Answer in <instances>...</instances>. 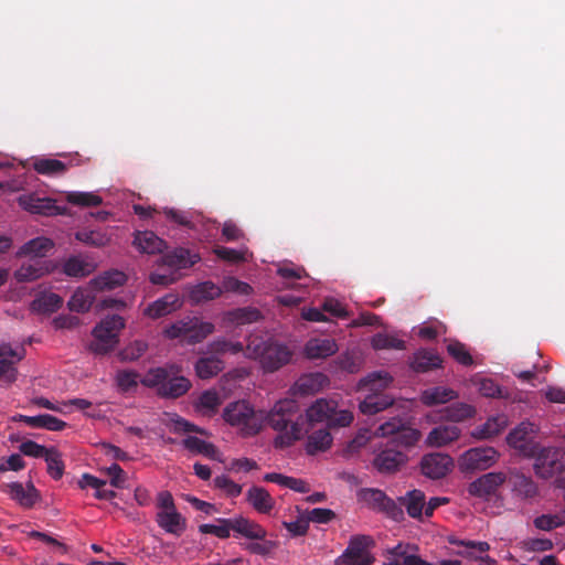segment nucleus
Instances as JSON below:
<instances>
[{
	"instance_id": "obj_52",
	"label": "nucleus",
	"mask_w": 565,
	"mask_h": 565,
	"mask_svg": "<svg viewBox=\"0 0 565 565\" xmlns=\"http://www.w3.org/2000/svg\"><path fill=\"white\" fill-rule=\"evenodd\" d=\"M66 200L78 206H98L103 203V199L92 192H70Z\"/></svg>"
},
{
	"instance_id": "obj_1",
	"label": "nucleus",
	"mask_w": 565,
	"mask_h": 565,
	"mask_svg": "<svg viewBox=\"0 0 565 565\" xmlns=\"http://www.w3.org/2000/svg\"><path fill=\"white\" fill-rule=\"evenodd\" d=\"M298 405L294 399H282L265 414V422L279 434L274 439L275 448L284 449L299 440L303 435V423L299 422Z\"/></svg>"
},
{
	"instance_id": "obj_32",
	"label": "nucleus",
	"mask_w": 565,
	"mask_h": 565,
	"mask_svg": "<svg viewBox=\"0 0 565 565\" xmlns=\"http://www.w3.org/2000/svg\"><path fill=\"white\" fill-rule=\"evenodd\" d=\"M449 543L465 547L463 551L459 552L463 557L483 562L489 561V556H482V554L490 550V545L487 542L450 539Z\"/></svg>"
},
{
	"instance_id": "obj_51",
	"label": "nucleus",
	"mask_w": 565,
	"mask_h": 565,
	"mask_svg": "<svg viewBox=\"0 0 565 565\" xmlns=\"http://www.w3.org/2000/svg\"><path fill=\"white\" fill-rule=\"evenodd\" d=\"M372 347L375 350L395 349L404 350L405 341L386 333H377L372 338Z\"/></svg>"
},
{
	"instance_id": "obj_47",
	"label": "nucleus",
	"mask_w": 565,
	"mask_h": 565,
	"mask_svg": "<svg viewBox=\"0 0 565 565\" xmlns=\"http://www.w3.org/2000/svg\"><path fill=\"white\" fill-rule=\"evenodd\" d=\"M386 495L383 490L375 488H363L358 492L359 500L376 512L382 507Z\"/></svg>"
},
{
	"instance_id": "obj_21",
	"label": "nucleus",
	"mask_w": 565,
	"mask_h": 565,
	"mask_svg": "<svg viewBox=\"0 0 565 565\" xmlns=\"http://www.w3.org/2000/svg\"><path fill=\"white\" fill-rule=\"evenodd\" d=\"M181 305L182 301L178 294H167L151 302L145 309V315L151 319H159L177 311Z\"/></svg>"
},
{
	"instance_id": "obj_5",
	"label": "nucleus",
	"mask_w": 565,
	"mask_h": 565,
	"mask_svg": "<svg viewBox=\"0 0 565 565\" xmlns=\"http://www.w3.org/2000/svg\"><path fill=\"white\" fill-rule=\"evenodd\" d=\"M307 420L313 425L326 423L328 428L347 427L353 422V414L348 409H338L333 399L319 398L307 409Z\"/></svg>"
},
{
	"instance_id": "obj_43",
	"label": "nucleus",
	"mask_w": 565,
	"mask_h": 565,
	"mask_svg": "<svg viewBox=\"0 0 565 565\" xmlns=\"http://www.w3.org/2000/svg\"><path fill=\"white\" fill-rule=\"evenodd\" d=\"M95 269L94 265L77 256L70 257L63 266V271L70 277H86Z\"/></svg>"
},
{
	"instance_id": "obj_45",
	"label": "nucleus",
	"mask_w": 565,
	"mask_h": 565,
	"mask_svg": "<svg viewBox=\"0 0 565 565\" xmlns=\"http://www.w3.org/2000/svg\"><path fill=\"white\" fill-rule=\"evenodd\" d=\"M511 483L513 491L523 498L530 499L537 494V487L534 481L522 473L512 475Z\"/></svg>"
},
{
	"instance_id": "obj_14",
	"label": "nucleus",
	"mask_w": 565,
	"mask_h": 565,
	"mask_svg": "<svg viewBox=\"0 0 565 565\" xmlns=\"http://www.w3.org/2000/svg\"><path fill=\"white\" fill-rule=\"evenodd\" d=\"M454 467V460L450 456L440 452L427 454L422 458V473L433 480H438L447 476Z\"/></svg>"
},
{
	"instance_id": "obj_7",
	"label": "nucleus",
	"mask_w": 565,
	"mask_h": 565,
	"mask_svg": "<svg viewBox=\"0 0 565 565\" xmlns=\"http://www.w3.org/2000/svg\"><path fill=\"white\" fill-rule=\"evenodd\" d=\"M124 327L125 321L118 315L103 319L93 330L94 340L89 343V350L100 355L113 351L118 343L119 331Z\"/></svg>"
},
{
	"instance_id": "obj_61",
	"label": "nucleus",
	"mask_w": 565,
	"mask_h": 565,
	"mask_svg": "<svg viewBox=\"0 0 565 565\" xmlns=\"http://www.w3.org/2000/svg\"><path fill=\"white\" fill-rule=\"evenodd\" d=\"M19 450L21 454L28 457L45 458L50 451V448H46L45 446L40 445L33 440H25L19 446Z\"/></svg>"
},
{
	"instance_id": "obj_3",
	"label": "nucleus",
	"mask_w": 565,
	"mask_h": 565,
	"mask_svg": "<svg viewBox=\"0 0 565 565\" xmlns=\"http://www.w3.org/2000/svg\"><path fill=\"white\" fill-rule=\"evenodd\" d=\"M223 418L231 426L237 427L243 437H252L262 430L265 423V413L255 411L245 401H238L228 404L224 408Z\"/></svg>"
},
{
	"instance_id": "obj_20",
	"label": "nucleus",
	"mask_w": 565,
	"mask_h": 565,
	"mask_svg": "<svg viewBox=\"0 0 565 565\" xmlns=\"http://www.w3.org/2000/svg\"><path fill=\"white\" fill-rule=\"evenodd\" d=\"M443 359L430 349H419L409 359L411 369L416 373H426L441 367Z\"/></svg>"
},
{
	"instance_id": "obj_49",
	"label": "nucleus",
	"mask_w": 565,
	"mask_h": 565,
	"mask_svg": "<svg viewBox=\"0 0 565 565\" xmlns=\"http://www.w3.org/2000/svg\"><path fill=\"white\" fill-rule=\"evenodd\" d=\"M392 381L386 372H373L360 381V386L376 392L387 387Z\"/></svg>"
},
{
	"instance_id": "obj_25",
	"label": "nucleus",
	"mask_w": 565,
	"mask_h": 565,
	"mask_svg": "<svg viewBox=\"0 0 565 565\" xmlns=\"http://www.w3.org/2000/svg\"><path fill=\"white\" fill-rule=\"evenodd\" d=\"M134 245L139 252L149 255L162 253L167 248V243L152 231L137 232Z\"/></svg>"
},
{
	"instance_id": "obj_16",
	"label": "nucleus",
	"mask_w": 565,
	"mask_h": 565,
	"mask_svg": "<svg viewBox=\"0 0 565 565\" xmlns=\"http://www.w3.org/2000/svg\"><path fill=\"white\" fill-rule=\"evenodd\" d=\"M19 205L33 214L45 216L62 214L60 206L55 201L47 196H39L36 194H26L19 198Z\"/></svg>"
},
{
	"instance_id": "obj_40",
	"label": "nucleus",
	"mask_w": 565,
	"mask_h": 565,
	"mask_svg": "<svg viewBox=\"0 0 565 565\" xmlns=\"http://www.w3.org/2000/svg\"><path fill=\"white\" fill-rule=\"evenodd\" d=\"M126 275L119 270H109L99 275L90 281V285L97 290L114 289L126 282Z\"/></svg>"
},
{
	"instance_id": "obj_41",
	"label": "nucleus",
	"mask_w": 565,
	"mask_h": 565,
	"mask_svg": "<svg viewBox=\"0 0 565 565\" xmlns=\"http://www.w3.org/2000/svg\"><path fill=\"white\" fill-rule=\"evenodd\" d=\"M94 299L95 296L89 288H77L68 300L67 306L71 311L86 312L90 309Z\"/></svg>"
},
{
	"instance_id": "obj_63",
	"label": "nucleus",
	"mask_w": 565,
	"mask_h": 565,
	"mask_svg": "<svg viewBox=\"0 0 565 565\" xmlns=\"http://www.w3.org/2000/svg\"><path fill=\"white\" fill-rule=\"evenodd\" d=\"M171 422L173 423L174 433H196L204 436L207 435L204 428H201L175 414L171 418Z\"/></svg>"
},
{
	"instance_id": "obj_30",
	"label": "nucleus",
	"mask_w": 565,
	"mask_h": 565,
	"mask_svg": "<svg viewBox=\"0 0 565 565\" xmlns=\"http://www.w3.org/2000/svg\"><path fill=\"white\" fill-rule=\"evenodd\" d=\"M460 429L455 425H440L428 434L426 443L431 447H443L458 439Z\"/></svg>"
},
{
	"instance_id": "obj_37",
	"label": "nucleus",
	"mask_w": 565,
	"mask_h": 565,
	"mask_svg": "<svg viewBox=\"0 0 565 565\" xmlns=\"http://www.w3.org/2000/svg\"><path fill=\"white\" fill-rule=\"evenodd\" d=\"M195 373L202 380H207L216 376L223 371L224 364L221 359L214 356L200 358L195 363Z\"/></svg>"
},
{
	"instance_id": "obj_35",
	"label": "nucleus",
	"mask_w": 565,
	"mask_h": 565,
	"mask_svg": "<svg viewBox=\"0 0 565 565\" xmlns=\"http://www.w3.org/2000/svg\"><path fill=\"white\" fill-rule=\"evenodd\" d=\"M332 436L329 428L312 431L307 439L306 451L308 455H316L328 450L332 445Z\"/></svg>"
},
{
	"instance_id": "obj_62",
	"label": "nucleus",
	"mask_w": 565,
	"mask_h": 565,
	"mask_svg": "<svg viewBox=\"0 0 565 565\" xmlns=\"http://www.w3.org/2000/svg\"><path fill=\"white\" fill-rule=\"evenodd\" d=\"M214 254L218 258L226 260L228 263H233V264H237V263H242V262L246 260L245 253L243 250H237V249L228 248L225 246H216L214 248Z\"/></svg>"
},
{
	"instance_id": "obj_31",
	"label": "nucleus",
	"mask_w": 565,
	"mask_h": 565,
	"mask_svg": "<svg viewBox=\"0 0 565 565\" xmlns=\"http://www.w3.org/2000/svg\"><path fill=\"white\" fill-rule=\"evenodd\" d=\"M458 394L456 391L444 386H434L426 388L420 394V402L426 406H435L445 404L456 399Z\"/></svg>"
},
{
	"instance_id": "obj_23",
	"label": "nucleus",
	"mask_w": 565,
	"mask_h": 565,
	"mask_svg": "<svg viewBox=\"0 0 565 565\" xmlns=\"http://www.w3.org/2000/svg\"><path fill=\"white\" fill-rule=\"evenodd\" d=\"M157 524L167 533L180 536L186 529V520L177 510L159 511L156 514Z\"/></svg>"
},
{
	"instance_id": "obj_38",
	"label": "nucleus",
	"mask_w": 565,
	"mask_h": 565,
	"mask_svg": "<svg viewBox=\"0 0 565 565\" xmlns=\"http://www.w3.org/2000/svg\"><path fill=\"white\" fill-rule=\"evenodd\" d=\"M393 405V399L384 394H370L359 405L361 413L365 415H374Z\"/></svg>"
},
{
	"instance_id": "obj_22",
	"label": "nucleus",
	"mask_w": 565,
	"mask_h": 565,
	"mask_svg": "<svg viewBox=\"0 0 565 565\" xmlns=\"http://www.w3.org/2000/svg\"><path fill=\"white\" fill-rule=\"evenodd\" d=\"M51 266L47 262L42 259H32L29 263H23L14 271V278L18 282H30L49 274Z\"/></svg>"
},
{
	"instance_id": "obj_39",
	"label": "nucleus",
	"mask_w": 565,
	"mask_h": 565,
	"mask_svg": "<svg viewBox=\"0 0 565 565\" xmlns=\"http://www.w3.org/2000/svg\"><path fill=\"white\" fill-rule=\"evenodd\" d=\"M63 305L61 296L54 292L42 294L31 302V310L39 313H53Z\"/></svg>"
},
{
	"instance_id": "obj_60",
	"label": "nucleus",
	"mask_w": 565,
	"mask_h": 565,
	"mask_svg": "<svg viewBox=\"0 0 565 565\" xmlns=\"http://www.w3.org/2000/svg\"><path fill=\"white\" fill-rule=\"evenodd\" d=\"M447 351L458 363L469 366L473 363L471 354L467 351L465 344L454 341L447 345Z\"/></svg>"
},
{
	"instance_id": "obj_19",
	"label": "nucleus",
	"mask_w": 565,
	"mask_h": 565,
	"mask_svg": "<svg viewBox=\"0 0 565 565\" xmlns=\"http://www.w3.org/2000/svg\"><path fill=\"white\" fill-rule=\"evenodd\" d=\"M402 508H405L409 518L422 521L425 516L426 495L419 489L407 491L404 495L398 497Z\"/></svg>"
},
{
	"instance_id": "obj_17",
	"label": "nucleus",
	"mask_w": 565,
	"mask_h": 565,
	"mask_svg": "<svg viewBox=\"0 0 565 565\" xmlns=\"http://www.w3.org/2000/svg\"><path fill=\"white\" fill-rule=\"evenodd\" d=\"M505 479L503 472H488L468 486V493L477 498H488L497 492Z\"/></svg>"
},
{
	"instance_id": "obj_26",
	"label": "nucleus",
	"mask_w": 565,
	"mask_h": 565,
	"mask_svg": "<svg viewBox=\"0 0 565 565\" xmlns=\"http://www.w3.org/2000/svg\"><path fill=\"white\" fill-rule=\"evenodd\" d=\"M246 501L262 514H269L275 507V500L270 493L258 486H253L246 491Z\"/></svg>"
},
{
	"instance_id": "obj_9",
	"label": "nucleus",
	"mask_w": 565,
	"mask_h": 565,
	"mask_svg": "<svg viewBox=\"0 0 565 565\" xmlns=\"http://www.w3.org/2000/svg\"><path fill=\"white\" fill-rule=\"evenodd\" d=\"M375 541L369 535H354L344 552L334 561V565H372L375 557L370 550Z\"/></svg>"
},
{
	"instance_id": "obj_13",
	"label": "nucleus",
	"mask_w": 565,
	"mask_h": 565,
	"mask_svg": "<svg viewBox=\"0 0 565 565\" xmlns=\"http://www.w3.org/2000/svg\"><path fill=\"white\" fill-rule=\"evenodd\" d=\"M25 356V349H12L8 343L0 344V382L9 386L18 379L17 364Z\"/></svg>"
},
{
	"instance_id": "obj_4",
	"label": "nucleus",
	"mask_w": 565,
	"mask_h": 565,
	"mask_svg": "<svg viewBox=\"0 0 565 565\" xmlns=\"http://www.w3.org/2000/svg\"><path fill=\"white\" fill-rule=\"evenodd\" d=\"M248 356L258 359L265 372H275L288 364L292 352L286 345L276 341H263L257 338L247 344Z\"/></svg>"
},
{
	"instance_id": "obj_42",
	"label": "nucleus",
	"mask_w": 565,
	"mask_h": 565,
	"mask_svg": "<svg viewBox=\"0 0 565 565\" xmlns=\"http://www.w3.org/2000/svg\"><path fill=\"white\" fill-rule=\"evenodd\" d=\"M244 345L238 341H231L225 338H217L207 344V351L214 356L224 354H238L243 352Z\"/></svg>"
},
{
	"instance_id": "obj_34",
	"label": "nucleus",
	"mask_w": 565,
	"mask_h": 565,
	"mask_svg": "<svg viewBox=\"0 0 565 565\" xmlns=\"http://www.w3.org/2000/svg\"><path fill=\"white\" fill-rule=\"evenodd\" d=\"M263 318L262 312L255 307L236 308L224 313V321L237 326L257 322Z\"/></svg>"
},
{
	"instance_id": "obj_24",
	"label": "nucleus",
	"mask_w": 565,
	"mask_h": 565,
	"mask_svg": "<svg viewBox=\"0 0 565 565\" xmlns=\"http://www.w3.org/2000/svg\"><path fill=\"white\" fill-rule=\"evenodd\" d=\"M162 264L174 269H184L192 267L200 260V256L191 253L190 249L178 247L164 254L161 258Z\"/></svg>"
},
{
	"instance_id": "obj_59",
	"label": "nucleus",
	"mask_w": 565,
	"mask_h": 565,
	"mask_svg": "<svg viewBox=\"0 0 565 565\" xmlns=\"http://www.w3.org/2000/svg\"><path fill=\"white\" fill-rule=\"evenodd\" d=\"M222 290L218 286L213 284L212 281H204L196 286L193 290V297L198 301L202 300H212L217 298L221 295Z\"/></svg>"
},
{
	"instance_id": "obj_50",
	"label": "nucleus",
	"mask_w": 565,
	"mask_h": 565,
	"mask_svg": "<svg viewBox=\"0 0 565 565\" xmlns=\"http://www.w3.org/2000/svg\"><path fill=\"white\" fill-rule=\"evenodd\" d=\"M44 460L47 465V473L54 480L61 479L64 473V462L60 451L56 448L51 447Z\"/></svg>"
},
{
	"instance_id": "obj_53",
	"label": "nucleus",
	"mask_w": 565,
	"mask_h": 565,
	"mask_svg": "<svg viewBox=\"0 0 565 565\" xmlns=\"http://www.w3.org/2000/svg\"><path fill=\"white\" fill-rule=\"evenodd\" d=\"M75 237L77 241L95 247L105 246L109 241L108 236L100 231H78L76 232Z\"/></svg>"
},
{
	"instance_id": "obj_6",
	"label": "nucleus",
	"mask_w": 565,
	"mask_h": 565,
	"mask_svg": "<svg viewBox=\"0 0 565 565\" xmlns=\"http://www.w3.org/2000/svg\"><path fill=\"white\" fill-rule=\"evenodd\" d=\"M214 331L215 327L212 322L202 321L196 317H188L167 327L164 335L169 339H181L186 344H196Z\"/></svg>"
},
{
	"instance_id": "obj_54",
	"label": "nucleus",
	"mask_w": 565,
	"mask_h": 565,
	"mask_svg": "<svg viewBox=\"0 0 565 565\" xmlns=\"http://www.w3.org/2000/svg\"><path fill=\"white\" fill-rule=\"evenodd\" d=\"M217 522L218 524H201L199 531L202 534H213L218 539H227L232 530V526H230L232 519H217Z\"/></svg>"
},
{
	"instance_id": "obj_8",
	"label": "nucleus",
	"mask_w": 565,
	"mask_h": 565,
	"mask_svg": "<svg viewBox=\"0 0 565 565\" xmlns=\"http://www.w3.org/2000/svg\"><path fill=\"white\" fill-rule=\"evenodd\" d=\"M377 434L390 437L387 445L403 451L414 447L420 438L419 430L406 426L401 418H392L377 428Z\"/></svg>"
},
{
	"instance_id": "obj_29",
	"label": "nucleus",
	"mask_w": 565,
	"mask_h": 565,
	"mask_svg": "<svg viewBox=\"0 0 565 565\" xmlns=\"http://www.w3.org/2000/svg\"><path fill=\"white\" fill-rule=\"evenodd\" d=\"M54 248V243L47 237H35L24 243L17 252V257L31 256L33 259H41Z\"/></svg>"
},
{
	"instance_id": "obj_15",
	"label": "nucleus",
	"mask_w": 565,
	"mask_h": 565,
	"mask_svg": "<svg viewBox=\"0 0 565 565\" xmlns=\"http://www.w3.org/2000/svg\"><path fill=\"white\" fill-rule=\"evenodd\" d=\"M408 461V456L402 449L386 445L374 458L373 465L381 473H394Z\"/></svg>"
},
{
	"instance_id": "obj_10",
	"label": "nucleus",
	"mask_w": 565,
	"mask_h": 565,
	"mask_svg": "<svg viewBox=\"0 0 565 565\" xmlns=\"http://www.w3.org/2000/svg\"><path fill=\"white\" fill-rule=\"evenodd\" d=\"M563 455L564 452L559 448L541 447L537 444L535 452L532 456H527V458L535 459V473L543 479H548L553 477L556 472H564L562 470Z\"/></svg>"
},
{
	"instance_id": "obj_64",
	"label": "nucleus",
	"mask_w": 565,
	"mask_h": 565,
	"mask_svg": "<svg viewBox=\"0 0 565 565\" xmlns=\"http://www.w3.org/2000/svg\"><path fill=\"white\" fill-rule=\"evenodd\" d=\"M335 518V513L326 508H315L308 511L307 519L309 522L327 524Z\"/></svg>"
},
{
	"instance_id": "obj_44",
	"label": "nucleus",
	"mask_w": 565,
	"mask_h": 565,
	"mask_svg": "<svg viewBox=\"0 0 565 565\" xmlns=\"http://www.w3.org/2000/svg\"><path fill=\"white\" fill-rule=\"evenodd\" d=\"M33 169L43 175H57L67 170V166L57 159L41 158L33 162Z\"/></svg>"
},
{
	"instance_id": "obj_28",
	"label": "nucleus",
	"mask_w": 565,
	"mask_h": 565,
	"mask_svg": "<svg viewBox=\"0 0 565 565\" xmlns=\"http://www.w3.org/2000/svg\"><path fill=\"white\" fill-rule=\"evenodd\" d=\"M230 526L235 533L249 540H264L267 535V531L260 524L244 516L232 519Z\"/></svg>"
},
{
	"instance_id": "obj_27",
	"label": "nucleus",
	"mask_w": 565,
	"mask_h": 565,
	"mask_svg": "<svg viewBox=\"0 0 565 565\" xmlns=\"http://www.w3.org/2000/svg\"><path fill=\"white\" fill-rule=\"evenodd\" d=\"M338 351L335 340L330 338H313L305 345V353L309 359H326Z\"/></svg>"
},
{
	"instance_id": "obj_12",
	"label": "nucleus",
	"mask_w": 565,
	"mask_h": 565,
	"mask_svg": "<svg viewBox=\"0 0 565 565\" xmlns=\"http://www.w3.org/2000/svg\"><path fill=\"white\" fill-rule=\"evenodd\" d=\"M535 425L530 422L519 424L507 437L510 447L519 451L520 455L527 457L535 452L537 443L535 437Z\"/></svg>"
},
{
	"instance_id": "obj_46",
	"label": "nucleus",
	"mask_w": 565,
	"mask_h": 565,
	"mask_svg": "<svg viewBox=\"0 0 565 565\" xmlns=\"http://www.w3.org/2000/svg\"><path fill=\"white\" fill-rule=\"evenodd\" d=\"M475 415V408L466 403H455L446 407L444 411V417L450 422H462Z\"/></svg>"
},
{
	"instance_id": "obj_18",
	"label": "nucleus",
	"mask_w": 565,
	"mask_h": 565,
	"mask_svg": "<svg viewBox=\"0 0 565 565\" xmlns=\"http://www.w3.org/2000/svg\"><path fill=\"white\" fill-rule=\"evenodd\" d=\"M6 487L10 498L26 509L32 508L41 498L39 490L31 481L26 484V488L20 482H11Z\"/></svg>"
},
{
	"instance_id": "obj_48",
	"label": "nucleus",
	"mask_w": 565,
	"mask_h": 565,
	"mask_svg": "<svg viewBox=\"0 0 565 565\" xmlns=\"http://www.w3.org/2000/svg\"><path fill=\"white\" fill-rule=\"evenodd\" d=\"M220 405L221 398L217 392L207 390L200 395L195 408L204 414H212L216 412Z\"/></svg>"
},
{
	"instance_id": "obj_2",
	"label": "nucleus",
	"mask_w": 565,
	"mask_h": 565,
	"mask_svg": "<svg viewBox=\"0 0 565 565\" xmlns=\"http://www.w3.org/2000/svg\"><path fill=\"white\" fill-rule=\"evenodd\" d=\"M140 383L154 388L159 397L169 399L185 395L192 387L191 381L181 375V367L177 364L151 367Z\"/></svg>"
},
{
	"instance_id": "obj_36",
	"label": "nucleus",
	"mask_w": 565,
	"mask_h": 565,
	"mask_svg": "<svg viewBox=\"0 0 565 565\" xmlns=\"http://www.w3.org/2000/svg\"><path fill=\"white\" fill-rule=\"evenodd\" d=\"M505 426L507 418L504 416H493L484 424L476 427L471 435L477 439H489L499 435Z\"/></svg>"
},
{
	"instance_id": "obj_11",
	"label": "nucleus",
	"mask_w": 565,
	"mask_h": 565,
	"mask_svg": "<svg viewBox=\"0 0 565 565\" xmlns=\"http://www.w3.org/2000/svg\"><path fill=\"white\" fill-rule=\"evenodd\" d=\"M499 458L493 447H476L462 454L459 459V467L463 472L487 470L492 467Z\"/></svg>"
},
{
	"instance_id": "obj_33",
	"label": "nucleus",
	"mask_w": 565,
	"mask_h": 565,
	"mask_svg": "<svg viewBox=\"0 0 565 565\" xmlns=\"http://www.w3.org/2000/svg\"><path fill=\"white\" fill-rule=\"evenodd\" d=\"M327 376L322 373H310L300 376L294 385V391L301 395L317 393L327 382Z\"/></svg>"
},
{
	"instance_id": "obj_57",
	"label": "nucleus",
	"mask_w": 565,
	"mask_h": 565,
	"mask_svg": "<svg viewBox=\"0 0 565 565\" xmlns=\"http://www.w3.org/2000/svg\"><path fill=\"white\" fill-rule=\"evenodd\" d=\"M214 487L224 491L230 498H237L243 490V487L225 475L216 476L213 480Z\"/></svg>"
},
{
	"instance_id": "obj_58",
	"label": "nucleus",
	"mask_w": 565,
	"mask_h": 565,
	"mask_svg": "<svg viewBox=\"0 0 565 565\" xmlns=\"http://www.w3.org/2000/svg\"><path fill=\"white\" fill-rule=\"evenodd\" d=\"M377 512L385 514L388 519H392L395 522H402L405 519L401 503L398 501L396 502L388 495H386Z\"/></svg>"
},
{
	"instance_id": "obj_55",
	"label": "nucleus",
	"mask_w": 565,
	"mask_h": 565,
	"mask_svg": "<svg viewBox=\"0 0 565 565\" xmlns=\"http://www.w3.org/2000/svg\"><path fill=\"white\" fill-rule=\"evenodd\" d=\"M138 379L139 374L136 371L122 370L118 371L116 375V383L121 392L128 393L137 388Z\"/></svg>"
},
{
	"instance_id": "obj_56",
	"label": "nucleus",
	"mask_w": 565,
	"mask_h": 565,
	"mask_svg": "<svg viewBox=\"0 0 565 565\" xmlns=\"http://www.w3.org/2000/svg\"><path fill=\"white\" fill-rule=\"evenodd\" d=\"M148 350V344L142 340H136L128 344L126 348H124L120 353V360L121 361H136L140 356H142L146 351Z\"/></svg>"
}]
</instances>
